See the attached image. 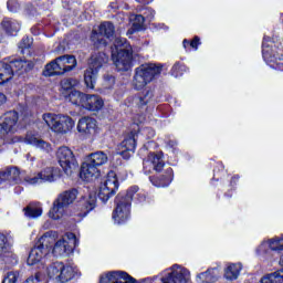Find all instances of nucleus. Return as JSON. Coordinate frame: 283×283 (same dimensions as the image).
<instances>
[{"label":"nucleus","mask_w":283,"mask_h":283,"mask_svg":"<svg viewBox=\"0 0 283 283\" xmlns=\"http://www.w3.org/2000/svg\"><path fill=\"white\" fill-rule=\"evenodd\" d=\"M134 49L125 39L116 38L112 48V61L119 72H127L132 69Z\"/></svg>","instance_id":"f257e3e1"},{"label":"nucleus","mask_w":283,"mask_h":283,"mask_svg":"<svg viewBox=\"0 0 283 283\" xmlns=\"http://www.w3.org/2000/svg\"><path fill=\"white\" fill-rule=\"evenodd\" d=\"M138 192V187H132L125 196L119 195L116 198V208L113 211V220L117 224H124L127 222L132 214V200H134V193Z\"/></svg>","instance_id":"f03ea898"},{"label":"nucleus","mask_w":283,"mask_h":283,"mask_svg":"<svg viewBox=\"0 0 283 283\" xmlns=\"http://www.w3.org/2000/svg\"><path fill=\"white\" fill-rule=\"evenodd\" d=\"M160 72H163V65L160 64H142L135 70L133 80L135 90L147 87L156 76H159Z\"/></svg>","instance_id":"7ed1b4c3"},{"label":"nucleus","mask_w":283,"mask_h":283,"mask_svg":"<svg viewBox=\"0 0 283 283\" xmlns=\"http://www.w3.org/2000/svg\"><path fill=\"white\" fill-rule=\"evenodd\" d=\"M76 67V57L74 55H63L45 65L44 76H61L65 72H72Z\"/></svg>","instance_id":"20e7f679"},{"label":"nucleus","mask_w":283,"mask_h":283,"mask_svg":"<svg viewBox=\"0 0 283 283\" xmlns=\"http://www.w3.org/2000/svg\"><path fill=\"white\" fill-rule=\"evenodd\" d=\"M109 61V57L104 52L95 53L91 56L88 69L84 72V83L88 90H94L98 70Z\"/></svg>","instance_id":"39448f33"},{"label":"nucleus","mask_w":283,"mask_h":283,"mask_svg":"<svg viewBox=\"0 0 283 283\" xmlns=\"http://www.w3.org/2000/svg\"><path fill=\"white\" fill-rule=\"evenodd\" d=\"M76 200V190L62 192L54 201L49 211L51 220H61L65 216V209Z\"/></svg>","instance_id":"423d86ee"},{"label":"nucleus","mask_w":283,"mask_h":283,"mask_svg":"<svg viewBox=\"0 0 283 283\" xmlns=\"http://www.w3.org/2000/svg\"><path fill=\"white\" fill-rule=\"evenodd\" d=\"M116 191H118V178L116 172L111 171L99 185L98 198L102 202H107L109 198L116 196Z\"/></svg>","instance_id":"0eeeda50"},{"label":"nucleus","mask_w":283,"mask_h":283,"mask_svg":"<svg viewBox=\"0 0 283 283\" xmlns=\"http://www.w3.org/2000/svg\"><path fill=\"white\" fill-rule=\"evenodd\" d=\"M56 156L66 176H72V174L78 169V163H76V158H74V153H72L69 147H60L56 151Z\"/></svg>","instance_id":"6e6552de"},{"label":"nucleus","mask_w":283,"mask_h":283,"mask_svg":"<svg viewBox=\"0 0 283 283\" xmlns=\"http://www.w3.org/2000/svg\"><path fill=\"white\" fill-rule=\"evenodd\" d=\"M77 244L78 241L76 240V234L67 232L62 239L54 243L52 253L56 256L70 255V253L76 249Z\"/></svg>","instance_id":"1a4fd4ad"},{"label":"nucleus","mask_w":283,"mask_h":283,"mask_svg":"<svg viewBox=\"0 0 283 283\" xmlns=\"http://www.w3.org/2000/svg\"><path fill=\"white\" fill-rule=\"evenodd\" d=\"M190 280L191 272L182 265L175 264L170 268V272L161 277V283H189Z\"/></svg>","instance_id":"9d476101"},{"label":"nucleus","mask_w":283,"mask_h":283,"mask_svg":"<svg viewBox=\"0 0 283 283\" xmlns=\"http://www.w3.org/2000/svg\"><path fill=\"white\" fill-rule=\"evenodd\" d=\"M114 24L112 22L102 23L98 32L93 30L91 41L94 43L95 48H105L107 45V40H105V38L112 39V36H114Z\"/></svg>","instance_id":"9b49d317"},{"label":"nucleus","mask_w":283,"mask_h":283,"mask_svg":"<svg viewBox=\"0 0 283 283\" xmlns=\"http://www.w3.org/2000/svg\"><path fill=\"white\" fill-rule=\"evenodd\" d=\"M12 143H25L27 145H32V147H35L36 149H40L45 154H50L52 151V144L45 142V139H42L38 134H34L32 132H29L25 138L14 137V139H12Z\"/></svg>","instance_id":"f8f14e48"},{"label":"nucleus","mask_w":283,"mask_h":283,"mask_svg":"<svg viewBox=\"0 0 283 283\" xmlns=\"http://www.w3.org/2000/svg\"><path fill=\"white\" fill-rule=\"evenodd\" d=\"M19 123V113L11 111L6 113L0 119V134L4 136H10V134H14L17 132Z\"/></svg>","instance_id":"ddd939ff"},{"label":"nucleus","mask_w":283,"mask_h":283,"mask_svg":"<svg viewBox=\"0 0 283 283\" xmlns=\"http://www.w3.org/2000/svg\"><path fill=\"white\" fill-rule=\"evenodd\" d=\"M61 176L59 168H45L34 177H25L24 180L29 185H38V182H54Z\"/></svg>","instance_id":"4468645a"},{"label":"nucleus","mask_w":283,"mask_h":283,"mask_svg":"<svg viewBox=\"0 0 283 283\" xmlns=\"http://www.w3.org/2000/svg\"><path fill=\"white\" fill-rule=\"evenodd\" d=\"M134 151H136V137L134 134H130L118 146V154L124 157L125 160H129Z\"/></svg>","instance_id":"2eb2a0df"},{"label":"nucleus","mask_w":283,"mask_h":283,"mask_svg":"<svg viewBox=\"0 0 283 283\" xmlns=\"http://www.w3.org/2000/svg\"><path fill=\"white\" fill-rule=\"evenodd\" d=\"M115 283V282H126V283H134L132 276L126 272L115 271L108 272L101 276L99 283Z\"/></svg>","instance_id":"dca6fc26"},{"label":"nucleus","mask_w":283,"mask_h":283,"mask_svg":"<svg viewBox=\"0 0 283 283\" xmlns=\"http://www.w3.org/2000/svg\"><path fill=\"white\" fill-rule=\"evenodd\" d=\"M105 105L103 97L99 95H87L84 99L83 109H87L88 112H101Z\"/></svg>","instance_id":"f3484780"},{"label":"nucleus","mask_w":283,"mask_h":283,"mask_svg":"<svg viewBox=\"0 0 283 283\" xmlns=\"http://www.w3.org/2000/svg\"><path fill=\"white\" fill-rule=\"evenodd\" d=\"M99 175L98 167L91 164L88 159L82 164L80 176L83 180L90 181L94 178H98Z\"/></svg>","instance_id":"a211bd4d"},{"label":"nucleus","mask_w":283,"mask_h":283,"mask_svg":"<svg viewBox=\"0 0 283 283\" xmlns=\"http://www.w3.org/2000/svg\"><path fill=\"white\" fill-rule=\"evenodd\" d=\"M151 167L155 171H163V167H165V161L160 155L150 154L148 159L144 161V169L146 171H151Z\"/></svg>","instance_id":"6ab92c4d"},{"label":"nucleus","mask_w":283,"mask_h":283,"mask_svg":"<svg viewBox=\"0 0 283 283\" xmlns=\"http://www.w3.org/2000/svg\"><path fill=\"white\" fill-rule=\"evenodd\" d=\"M96 129V119L92 117H82L77 123V132L80 134H94Z\"/></svg>","instance_id":"aec40b11"},{"label":"nucleus","mask_w":283,"mask_h":283,"mask_svg":"<svg viewBox=\"0 0 283 283\" xmlns=\"http://www.w3.org/2000/svg\"><path fill=\"white\" fill-rule=\"evenodd\" d=\"M9 65L11 67V71H13V74H23V72H30V70L34 67V64L32 62L25 60L11 61Z\"/></svg>","instance_id":"412c9836"},{"label":"nucleus","mask_w":283,"mask_h":283,"mask_svg":"<svg viewBox=\"0 0 283 283\" xmlns=\"http://www.w3.org/2000/svg\"><path fill=\"white\" fill-rule=\"evenodd\" d=\"M74 128V119L70 116H60L57 119V127H55L56 134H67Z\"/></svg>","instance_id":"4be33fe9"},{"label":"nucleus","mask_w":283,"mask_h":283,"mask_svg":"<svg viewBox=\"0 0 283 283\" xmlns=\"http://www.w3.org/2000/svg\"><path fill=\"white\" fill-rule=\"evenodd\" d=\"M171 180H174V169L171 168H168L165 175L150 178L154 187H169V185H171Z\"/></svg>","instance_id":"5701e85b"},{"label":"nucleus","mask_w":283,"mask_h":283,"mask_svg":"<svg viewBox=\"0 0 283 283\" xmlns=\"http://www.w3.org/2000/svg\"><path fill=\"white\" fill-rule=\"evenodd\" d=\"M45 255H48V250H42L41 247H39L38 244L31 250L27 263L30 266H34V264H39V262H41V260H43V258H45Z\"/></svg>","instance_id":"b1692460"},{"label":"nucleus","mask_w":283,"mask_h":283,"mask_svg":"<svg viewBox=\"0 0 283 283\" xmlns=\"http://www.w3.org/2000/svg\"><path fill=\"white\" fill-rule=\"evenodd\" d=\"M0 258L3 262H11L13 254L12 250H10V244H8V238L6 234L0 233Z\"/></svg>","instance_id":"393cba45"},{"label":"nucleus","mask_w":283,"mask_h":283,"mask_svg":"<svg viewBox=\"0 0 283 283\" xmlns=\"http://www.w3.org/2000/svg\"><path fill=\"white\" fill-rule=\"evenodd\" d=\"M55 242L56 233L46 232L43 234V237L40 238L36 244L41 247L42 251H46L48 253H50V249L54 247Z\"/></svg>","instance_id":"a878e982"},{"label":"nucleus","mask_w":283,"mask_h":283,"mask_svg":"<svg viewBox=\"0 0 283 283\" xmlns=\"http://www.w3.org/2000/svg\"><path fill=\"white\" fill-rule=\"evenodd\" d=\"M87 97V94H84L80 91L73 90L67 95H65V99L70 101L73 105H77V107H83L85 104V98Z\"/></svg>","instance_id":"bb28decb"},{"label":"nucleus","mask_w":283,"mask_h":283,"mask_svg":"<svg viewBox=\"0 0 283 283\" xmlns=\"http://www.w3.org/2000/svg\"><path fill=\"white\" fill-rule=\"evenodd\" d=\"M23 211L27 218L36 219L43 216V207H41V203L39 202L29 203L28 207L23 209Z\"/></svg>","instance_id":"cd10ccee"},{"label":"nucleus","mask_w":283,"mask_h":283,"mask_svg":"<svg viewBox=\"0 0 283 283\" xmlns=\"http://www.w3.org/2000/svg\"><path fill=\"white\" fill-rule=\"evenodd\" d=\"M87 160L96 167H103V165H107L108 157L104 151H96L92 153Z\"/></svg>","instance_id":"c85d7f7f"},{"label":"nucleus","mask_w":283,"mask_h":283,"mask_svg":"<svg viewBox=\"0 0 283 283\" xmlns=\"http://www.w3.org/2000/svg\"><path fill=\"white\" fill-rule=\"evenodd\" d=\"M216 280H218L217 269H210L197 275V281L199 283H211V282H216Z\"/></svg>","instance_id":"c756f323"},{"label":"nucleus","mask_w":283,"mask_h":283,"mask_svg":"<svg viewBox=\"0 0 283 283\" xmlns=\"http://www.w3.org/2000/svg\"><path fill=\"white\" fill-rule=\"evenodd\" d=\"M78 80L76 78H65L61 82L62 94L65 98L70 92H74V87H78Z\"/></svg>","instance_id":"7c9ffc66"},{"label":"nucleus","mask_w":283,"mask_h":283,"mask_svg":"<svg viewBox=\"0 0 283 283\" xmlns=\"http://www.w3.org/2000/svg\"><path fill=\"white\" fill-rule=\"evenodd\" d=\"M14 73L10 64H6L0 62V83H8V81L12 80Z\"/></svg>","instance_id":"2f4dec72"},{"label":"nucleus","mask_w":283,"mask_h":283,"mask_svg":"<svg viewBox=\"0 0 283 283\" xmlns=\"http://www.w3.org/2000/svg\"><path fill=\"white\" fill-rule=\"evenodd\" d=\"M2 28L8 34L14 35L21 30V24H19L17 20L4 19L2 21Z\"/></svg>","instance_id":"473e14b6"},{"label":"nucleus","mask_w":283,"mask_h":283,"mask_svg":"<svg viewBox=\"0 0 283 283\" xmlns=\"http://www.w3.org/2000/svg\"><path fill=\"white\" fill-rule=\"evenodd\" d=\"M59 115L52 114V113H45L42 115V120L48 125L52 132L56 133V127L59 125Z\"/></svg>","instance_id":"72a5a7b5"},{"label":"nucleus","mask_w":283,"mask_h":283,"mask_svg":"<svg viewBox=\"0 0 283 283\" xmlns=\"http://www.w3.org/2000/svg\"><path fill=\"white\" fill-rule=\"evenodd\" d=\"M240 271H242V265L240 263L230 264L226 269L224 277L227 280H238V275H240Z\"/></svg>","instance_id":"f704fd0d"},{"label":"nucleus","mask_w":283,"mask_h":283,"mask_svg":"<svg viewBox=\"0 0 283 283\" xmlns=\"http://www.w3.org/2000/svg\"><path fill=\"white\" fill-rule=\"evenodd\" d=\"M74 277V268L65 265L62 263V269L60 270L59 281L60 282H70Z\"/></svg>","instance_id":"c9c22d12"},{"label":"nucleus","mask_w":283,"mask_h":283,"mask_svg":"<svg viewBox=\"0 0 283 283\" xmlns=\"http://www.w3.org/2000/svg\"><path fill=\"white\" fill-rule=\"evenodd\" d=\"M17 178L19 176V169L17 168H7L3 171H0V185L3 182V180H9L10 177Z\"/></svg>","instance_id":"e433bc0d"},{"label":"nucleus","mask_w":283,"mask_h":283,"mask_svg":"<svg viewBox=\"0 0 283 283\" xmlns=\"http://www.w3.org/2000/svg\"><path fill=\"white\" fill-rule=\"evenodd\" d=\"M61 269H63V263L56 262L53 265L48 268V275L49 277H55L59 280V275H61Z\"/></svg>","instance_id":"4c0bfd02"},{"label":"nucleus","mask_w":283,"mask_h":283,"mask_svg":"<svg viewBox=\"0 0 283 283\" xmlns=\"http://www.w3.org/2000/svg\"><path fill=\"white\" fill-rule=\"evenodd\" d=\"M272 251H283V238H274L269 241Z\"/></svg>","instance_id":"58836bf2"},{"label":"nucleus","mask_w":283,"mask_h":283,"mask_svg":"<svg viewBox=\"0 0 283 283\" xmlns=\"http://www.w3.org/2000/svg\"><path fill=\"white\" fill-rule=\"evenodd\" d=\"M185 72H187V66H185V64H180L179 62H177L172 66V75L176 77L182 76V74H185Z\"/></svg>","instance_id":"ea45409f"},{"label":"nucleus","mask_w":283,"mask_h":283,"mask_svg":"<svg viewBox=\"0 0 283 283\" xmlns=\"http://www.w3.org/2000/svg\"><path fill=\"white\" fill-rule=\"evenodd\" d=\"M17 280H19V272H8L4 277L2 283H17Z\"/></svg>","instance_id":"a19ab883"},{"label":"nucleus","mask_w":283,"mask_h":283,"mask_svg":"<svg viewBox=\"0 0 283 283\" xmlns=\"http://www.w3.org/2000/svg\"><path fill=\"white\" fill-rule=\"evenodd\" d=\"M143 23H145V17L136 15L133 22L135 30H140L143 28Z\"/></svg>","instance_id":"79ce46f5"},{"label":"nucleus","mask_w":283,"mask_h":283,"mask_svg":"<svg viewBox=\"0 0 283 283\" xmlns=\"http://www.w3.org/2000/svg\"><path fill=\"white\" fill-rule=\"evenodd\" d=\"M96 207V196H90L87 203H86V209L87 211H92Z\"/></svg>","instance_id":"37998d69"},{"label":"nucleus","mask_w":283,"mask_h":283,"mask_svg":"<svg viewBox=\"0 0 283 283\" xmlns=\"http://www.w3.org/2000/svg\"><path fill=\"white\" fill-rule=\"evenodd\" d=\"M20 50H22V54H23V50H28V48H30V39H23L20 44H19Z\"/></svg>","instance_id":"c03bdc74"},{"label":"nucleus","mask_w":283,"mask_h":283,"mask_svg":"<svg viewBox=\"0 0 283 283\" xmlns=\"http://www.w3.org/2000/svg\"><path fill=\"white\" fill-rule=\"evenodd\" d=\"M143 134H145L147 138H154V136H156V132L153 128H145Z\"/></svg>","instance_id":"a18cd8bd"},{"label":"nucleus","mask_w":283,"mask_h":283,"mask_svg":"<svg viewBox=\"0 0 283 283\" xmlns=\"http://www.w3.org/2000/svg\"><path fill=\"white\" fill-rule=\"evenodd\" d=\"M200 43V38L195 36L192 41L190 42V46L193 48V50H198V44Z\"/></svg>","instance_id":"49530a36"},{"label":"nucleus","mask_w":283,"mask_h":283,"mask_svg":"<svg viewBox=\"0 0 283 283\" xmlns=\"http://www.w3.org/2000/svg\"><path fill=\"white\" fill-rule=\"evenodd\" d=\"M104 80L106 81V83H108V86H112L115 83L114 76L112 75H106Z\"/></svg>","instance_id":"de8ad7c7"},{"label":"nucleus","mask_w":283,"mask_h":283,"mask_svg":"<svg viewBox=\"0 0 283 283\" xmlns=\"http://www.w3.org/2000/svg\"><path fill=\"white\" fill-rule=\"evenodd\" d=\"M146 103H149V98H147V96L139 97V107H143Z\"/></svg>","instance_id":"09e8293b"},{"label":"nucleus","mask_w":283,"mask_h":283,"mask_svg":"<svg viewBox=\"0 0 283 283\" xmlns=\"http://www.w3.org/2000/svg\"><path fill=\"white\" fill-rule=\"evenodd\" d=\"M6 101H8V97H6V94L0 92V107L1 105H4Z\"/></svg>","instance_id":"8fccbe9b"},{"label":"nucleus","mask_w":283,"mask_h":283,"mask_svg":"<svg viewBox=\"0 0 283 283\" xmlns=\"http://www.w3.org/2000/svg\"><path fill=\"white\" fill-rule=\"evenodd\" d=\"M276 70H281V72H283V60H279L276 62Z\"/></svg>","instance_id":"3c124183"},{"label":"nucleus","mask_w":283,"mask_h":283,"mask_svg":"<svg viewBox=\"0 0 283 283\" xmlns=\"http://www.w3.org/2000/svg\"><path fill=\"white\" fill-rule=\"evenodd\" d=\"M182 45H184V48H187V45H191V43H189L188 40H184Z\"/></svg>","instance_id":"603ef678"},{"label":"nucleus","mask_w":283,"mask_h":283,"mask_svg":"<svg viewBox=\"0 0 283 283\" xmlns=\"http://www.w3.org/2000/svg\"><path fill=\"white\" fill-rule=\"evenodd\" d=\"M3 138H6V136L0 133V145H3Z\"/></svg>","instance_id":"864d4df0"},{"label":"nucleus","mask_w":283,"mask_h":283,"mask_svg":"<svg viewBox=\"0 0 283 283\" xmlns=\"http://www.w3.org/2000/svg\"><path fill=\"white\" fill-rule=\"evenodd\" d=\"M263 56H264L265 59H269V53L266 52V50H263Z\"/></svg>","instance_id":"5fc2aeb1"},{"label":"nucleus","mask_w":283,"mask_h":283,"mask_svg":"<svg viewBox=\"0 0 283 283\" xmlns=\"http://www.w3.org/2000/svg\"><path fill=\"white\" fill-rule=\"evenodd\" d=\"M10 3H11V2H8V8H10Z\"/></svg>","instance_id":"6e6d98bb"},{"label":"nucleus","mask_w":283,"mask_h":283,"mask_svg":"<svg viewBox=\"0 0 283 283\" xmlns=\"http://www.w3.org/2000/svg\"><path fill=\"white\" fill-rule=\"evenodd\" d=\"M0 41H1V35H0Z\"/></svg>","instance_id":"4d7b16f0"}]
</instances>
